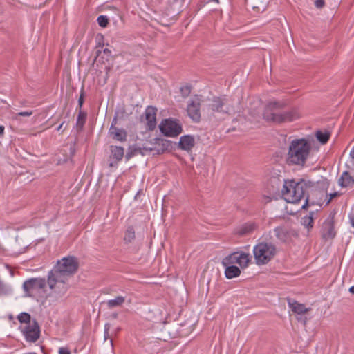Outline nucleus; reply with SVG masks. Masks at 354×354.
I'll list each match as a JSON object with an SVG mask.
<instances>
[{"label": "nucleus", "instance_id": "f257e3e1", "mask_svg": "<svg viewBox=\"0 0 354 354\" xmlns=\"http://www.w3.org/2000/svg\"><path fill=\"white\" fill-rule=\"evenodd\" d=\"M287 104L283 101H271L268 102L263 111V117L267 122L275 124L290 122L300 118L297 108L286 110Z\"/></svg>", "mask_w": 354, "mask_h": 354}, {"label": "nucleus", "instance_id": "f03ea898", "mask_svg": "<svg viewBox=\"0 0 354 354\" xmlns=\"http://www.w3.org/2000/svg\"><path fill=\"white\" fill-rule=\"evenodd\" d=\"M310 143L306 139H295L288 147L286 162L289 165L304 167L309 157Z\"/></svg>", "mask_w": 354, "mask_h": 354}, {"label": "nucleus", "instance_id": "7ed1b4c3", "mask_svg": "<svg viewBox=\"0 0 354 354\" xmlns=\"http://www.w3.org/2000/svg\"><path fill=\"white\" fill-rule=\"evenodd\" d=\"M308 189V183L304 180L298 182L290 180L285 181L281 192L283 198L288 203H297L305 199L302 208H306L308 203V197L306 196Z\"/></svg>", "mask_w": 354, "mask_h": 354}, {"label": "nucleus", "instance_id": "20e7f679", "mask_svg": "<svg viewBox=\"0 0 354 354\" xmlns=\"http://www.w3.org/2000/svg\"><path fill=\"white\" fill-rule=\"evenodd\" d=\"M276 247L271 243L261 242L253 248L255 263L259 266L267 264L275 256Z\"/></svg>", "mask_w": 354, "mask_h": 354}, {"label": "nucleus", "instance_id": "39448f33", "mask_svg": "<svg viewBox=\"0 0 354 354\" xmlns=\"http://www.w3.org/2000/svg\"><path fill=\"white\" fill-rule=\"evenodd\" d=\"M78 266L77 259L69 256L59 261L54 269L50 272L68 277L77 270Z\"/></svg>", "mask_w": 354, "mask_h": 354}, {"label": "nucleus", "instance_id": "423d86ee", "mask_svg": "<svg viewBox=\"0 0 354 354\" xmlns=\"http://www.w3.org/2000/svg\"><path fill=\"white\" fill-rule=\"evenodd\" d=\"M211 113L230 115L234 112L233 101L225 97H214L208 105Z\"/></svg>", "mask_w": 354, "mask_h": 354}, {"label": "nucleus", "instance_id": "0eeeda50", "mask_svg": "<svg viewBox=\"0 0 354 354\" xmlns=\"http://www.w3.org/2000/svg\"><path fill=\"white\" fill-rule=\"evenodd\" d=\"M46 281L43 278H31L24 282L23 288L26 296L33 297L45 292Z\"/></svg>", "mask_w": 354, "mask_h": 354}, {"label": "nucleus", "instance_id": "6e6552de", "mask_svg": "<svg viewBox=\"0 0 354 354\" xmlns=\"http://www.w3.org/2000/svg\"><path fill=\"white\" fill-rule=\"evenodd\" d=\"M68 277L49 272L47 283L51 290L59 295H64L68 290Z\"/></svg>", "mask_w": 354, "mask_h": 354}, {"label": "nucleus", "instance_id": "1a4fd4ad", "mask_svg": "<svg viewBox=\"0 0 354 354\" xmlns=\"http://www.w3.org/2000/svg\"><path fill=\"white\" fill-rule=\"evenodd\" d=\"M160 130L165 136L176 137L181 133L183 129L178 121L172 119H165L159 125Z\"/></svg>", "mask_w": 354, "mask_h": 354}, {"label": "nucleus", "instance_id": "9d476101", "mask_svg": "<svg viewBox=\"0 0 354 354\" xmlns=\"http://www.w3.org/2000/svg\"><path fill=\"white\" fill-rule=\"evenodd\" d=\"M250 261V254L245 252H234L223 259L224 266L231 264H239L241 268H246Z\"/></svg>", "mask_w": 354, "mask_h": 354}, {"label": "nucleus", "instance_id": "9b49d317", "mask_svg": "<svg viewBox=\"0 0 354 354\" xmlns=\"http://www.w3.org/2000/svg\"><path fill=\"white\" fill-rule=\"evenodd\" d=\"M22 332L26 339L30 342H35L40 335V328L35 319L32 320V324L26 325Z\"/></svg>", "mask_w": 354, "mask_h": 354}, {"label": "nucleus", "instance_id": "f8f14e48", "mask_svg": "<svg viewBox=\"0 0 354 354\" xmlns=\"http://www.w3.org/2000/svg\"><path fill=\"white\" fill-rule=\"evenodd\" d=\"M201 100L196 97L192 99L187 104V111L189 118L196 122L201 120Z\"/></svg>", "mask_w": 354, "mask_h": 354}, {"label": "nucleus", "instance_id": "ddd939ff", "mask_svg": "<svg viewBox=\"0 0 354 354\" xmlns=\"http://www.w3.org/2000/svg\"><path fill=\"white\" fill-rule=\"evenodd\" d=\"M156 113L157 109L151 106L145 109V118L149 130H153L156 127Z\"/></svg>", "mask_w": 354, "mask_h": 354}, {"label": "nucleus", "instance_id": "4468645a", "mask_svg": "<svg viewBox=\"0 0 354 354\" xmlns=\"http://www.w3.org/2000/svg\"><path fill=\"white\" fill-rule=\"evenodd\" d=\"M111 156L109 167H115L124 157V150L122 147L111 146Z\"/></svg>", "mask_w": 354, "mask_h": 354}, {"label": "nucleus", "instance_id": "2eb2a0df", "mask_svg": "<svg viewBox=\"0 0 354 354\" xmlns=\"http://www.w3.org/2000/svg\"><path fill=\"white\" fill-rule=\"evenodd\" d=\"M116 118H114L109 129V134L111 137L118 141L123 142L127 140V132L122 129L115 127Z\"/></svg>", "mask_w": 354, "mask_h": 354}, {"label": "nucleus", "instance_id": "dca6fc26", "mask_svg": "<svg viewBox=\"0 0 354 354\" xmlns=\"http://www.w3.org/2000/svg\"><path fill=\"white\" fill-rule=\"evenodd\" d=\"M195 145V139L194 136L190 135L183 136L180 138L178 142V148L189 151Z\"/></svg>", "mask_w": 354, "mask_h": 354}, {"label": "nucleus", "instance_id": "f3484780", "mask_svg": "<svg viewBox=\"0 0 354 354\" xmlns=\"http://www.w3.org/2000/svg\"><path fill=\"white\" fill-rule=\"evenodd\" d=\"M322 232L326 239H333L335 236L334 225L331 221H326L323 223Z\"/></svg>", "mask_w": 354, "mask_h": 354}, {"label": "nucleus", "instance_id": "a211bd4d", "mask_svg": "<svg viewBox=\"0 0 354 354\" xmlns=\"http://www.w3.org/2000/svg\"><path fill=\"white\" fill-rule=\"evenodd\" d=\"M288 306L292 311L299 315H303L307 313L309 309L306 308L304 304H299L296 301L291 299L288 300Z\"/></svg>", "mask_w": 354, "mask_h": 354}, {"label": "nucleus", "instance_id": "6ab92c4d", "mask_svg": "<svg viewBox=\"0 0 354 354\" xmlns=\"http://www.w3.org/2000/svg\"><path fill=\"white\" fill-rule=\"evenodd\" d=\"M338 183L342 187H351L354 184V179L348 172L344 171L339 178Z\"/></svg>", "mask_w": 354, "mask_h": 354}, {"label": "nucleus", "instance_id": "aec40b11", "mask_svg": "<svg viewBox=\"0 0 354 354\" xmlns=\"http://www.w3.org/2000/svg\"><path fill=\"white\" fill-rule=\"evenodd\" d=\"M225 267V274L226 278L232 279L234 277H239L241 274L240 269L235 266L227 265Z\"/></svg>", "mask_w": 354, "mask_h": 354}, {"label": "nucleus", "instance_id": "412c9836", "mask_svg": "<svg viewBox=\"0 0 354 354\" xmlns=\"http://www.w3.org/2000/svg\"><path fill=\"white\" fill-rule=\"evenodd\" d=\"M156 145L158 153H162L171 147V142L165 139H158Z\"/></svg>", "mask_w": 354, "mask_h": 354}, {"label": "nucleus", "instance_id": "4be33fe9", "mask_svg": "<svg viewBox=\"0 0 354 354\" xmlns=\"http://www.w3.org/2000/svg\"><path fill=\"white\" fill-rule=\"evenodd\" d=\"M125 301V297L123 296H118L113 299H110L107 301V306L109 308H113L117 306H121Z\"/></svg>", "mask_w": 354, "mask_h": 354}, {"label": "nucleus", "instance_id": "5701e85b", "mask_svg": "<svg viewBox=\"0 0 354 354\" xmlns=\"http://www.w3.org/2000/svg\"><path fill=\"white\" fill-rule=\"evenodd\" d=\"M274 234L280 241H286L288 239V234L283 227H277L274 230Z\"/></svg>", "mask_w": 354, "mask_h": 354}, {"label": "nucleus", "instance_id": "b1692460", "mask_svg": "<svg viewBox=\"0 0 354 354\" xmlns=\"http://www.w3.org/2000/svg\"><path fill=\"white\" fill-rule=\"evenodd\" d=\"M330 133L327 131H318L316 133V138L322 144H326L329 140Z\"/></svg>", "mask_w": 354, "mask_h": 354}, {"label": "nucleus", "instance_id": "393cba45", "mask_svg": "<svg viewBox=\"0 0 354 354\" xmlns=\"http://www.w3.org/2000/svg\"><path fill=\"white\" fill-rule=\"evenodd\" d=\"M257 228V225L253 223H246L239 230L241 235H245L251 233Z\"/></svg>", "mask_w": 354, "mask_h": 354}, {"label": "nucleus", "instance_id": "a878e982", "mask_svg": "<svg viewBox=\"0 0 354 354\" xmlns=\"http://www.w3.org/2000/svg\"><path fill=\"white\" fill-rule=\"evenodd\" d=\"M135 231L132 226H129L125 231L124 240L125 242L131 243L135 239Z\"/></svg>", "mask_w": 354, "mask_h": 354}, {"label": "nucleus", "instance_id": "bb28decb", "mask_svg": "<svg viewBox=\"0 0 354 354\" xmlns=\"http://www.w3.org/2000/svg\"><path fill=\"white\" fill-rule=\"evenodd\" d=\"M18 320L21 323H24L26 325L32 324L30 315L27 313H21L18 315Z\"/></svg>", "mask_w": 354, "mask_h": 354}, {"label": "nucleus", "instance_id": "cd10ccee", "mask_svg": "<svg viewBox=\"0 0 354 354\" xmlns=\"http://www.w3.org/2000/svg\"><path fill=\"white\" fill-rule=\"evenodd\" d=\"M313 213L310 212V215L303 218L302 223L307 228H311L313 225Z\"/></svg>", "mask_w": 354, "mask_h": 354}, {"label": "nucleus", "instance_id": "c85d7f7f", "mask_svg": "<svg viewBox=\"0 0 354 354\" xmlns=\"http://www.w3.org/2000/svg\"><path fill=\"white\" fill-rule=\"evenodd\" d=\"M97 23L100 26L105 28L109 24V19L106 16L100 15L97 19Z\"/></svg>", "mask_w": 354, "mask_h": 354}, {"label": "nucleus", "instance_id": "c756f323", "mask_svg": "<svg viewBox=\"0 0 354 354\" xmlns=\"http://www.w3.org/2000/svg\"><path fill=\"white\" fill-rule=\"evenodd\" d=\"M86 115L82 112H80L78 117H77V126L80 128H82L86 120Z\"/></svg>", "mask_w": 354, "mask_h": 354}, {"label": "nucleus", "instance_id": "7c9ffc66", "mask_svg": "<svg viewBox=\"0 0 354 354\" xmlns=\"http://www.w3.org/2000/svg\"><path fill=\"white\" fill-rule=\"evenodd\" d=\"M32 115V111H21V112H19L17 113L15 116L14 117V118L15 120H18L19 119V116H26V117H28V116H30Z\"/></svg>", "mask_w": 354, "mask_h": 354}, {"label": "nucleus", "instance_id": "2f4dec72", "mask_svg": "<svg viewBox=\"0 0 354 354\" xmlns=\"http://www.w3.org/2000/svg\"><path fill=\"white\" fill-rule=\"evenodd\" d=\"M137 149H134L133 150L130 149L126 154L127 160H129L138 151Z\"/></svg>", "mask_w": 354, "mask_h": 354}, {"label": "nucleus", "instance_id": "473e14b6", "mask_svg": "<svg viewBox=\"0 0 354 354\" xmlns=\"http://www.w3.org/2000/svg\"><path fill=\"white\" fill-rule=\"evenodd\" d=\"M59 354H71V351L66 347H61L59 348Z\"/></svg>", "mask_w": 354, "mask_h": 354}, {"label": "nucleus", "instance_id": "72a5a7b5", "mask_svg": "<svg viewBox=\"0 0 354 354\" xmlns=\"http://www.w3.org/2000/svg\"><path fill=\"white\" fill-rule=\"evenodd\" d=\"M325 2L324 0H315V5L317 8H322L324 7Z\"/></svg>", "mask_w": 354, "mask_h": 354}, {"label": "nucleus", "instance_id": "f704fd0d", "mask_svg": "<svg viewBox=\"0 0 354 354\" xmlns=\"http://www.w3.org/2000/svg\"><path fill=\"white\" fill-rule=\"evenodd\" d=\"M84 103V97H83V93H81L80 96V98L78 100V104L80 106V107L81 108L82 104Z\"/></svg>", "mask_w": 354, "mask_h": 354}, {"label": "nucleus", "instance_id": "c9c22d12", "mask_svg": "<svg viewBox=\"0 0 354 354\" xmlns=\"http://www.w3.org/2000/svg\"><path fill=\"white\" fill-rule=\"evenodd\" d=\"M64 124H65V122H62L60 124V125L57 128V129H56V130H57V131H63L66 129V127L63 129Z\"/></svg>", "mask_w": 354, "mask_h": 354}, {"label": "nucleus", "instance_id": "e433bc0d", "mask_svg": "<svg viewBox=\"0 0 354 354\" xmlns=\"http://www.w3.org/2000/svg\"><path fill=\"white\" fill-rule=\"evenodd\" d=\"M351 225L354 227V212L350 215Z\"/></svg>", "mask_w": 354, "mask_h": 354}, {"label": "nucleus", "instance_id": "4c0bfd02", "mask_svg": "<svg viewBox=\"0 0 354 354\" xmlns=\"http://www.w3.org/2000/svg\"><path fill=\"white\" fill-rule=\"evenodd\" d=\"M103 52H104V53L105 55H106L107 56H110V55H111V50H110L109 48H104V49L103 50Z\"/></svg>", "mask_w": 354, "mask_h": 354}, {"label": "nucleus", "instance_id": "58836bf2", "mask_svg": "<svg viewBox=\"0 0 354 354\" xmlns=\"http://www.w3.org/2000/svg\"><path fill=\"white\" fill-rule=\"evenodd\" d=\"M337 196V193L335 192V193H333V194H330V199L328 200V203L333 198H335V196Z\"/></svg>", "mask_w": 354, "mask_h": 354}, {"label": "nucleus", "instance_id": "ea45409f", "mask_svg": "<svg viewBox=\"0 0 354 354\" xmlns=\"http://www.w3.org/2000/svg\"><path fill=\"white\" fill-rule=\"evenodd\" d=\"M350 156H351L353 162H354V146H353V148L352 149V150L350 152Z\"/></svg>", "mask_w": 354, "mask_h": 354}, {"label": "nucleus", "instance_id": "a19ab883", "mask_svg": "<svg viewBox=\"0 0 354 354\" xmlns=\"http://www.w3.org/2000/svg\"><path fill=\"white\" fill-rule=\"evenodd\" d=\"M4 133V127L0 126V137L3 136Z\"/></svg>", "mask_w": 354, "mask_h": 354}, {"label": "nucleus", "instance_id": "79ce46f5", "mask_svg": "<svg viewBox=\"0 0 354 354\" xmlns=\"http://www.w3.org/2000/svg\"><path fill=\"white\" fill-rule=\"evenodd\" d=\"M349 292L354 294V285L349 288Z\"/></svg>", "mask_w": 354, "mask_h": 354}, {"label": "nucleus", "instance_id": "37998d69", "mask_svg": "<svg viewBox=\"0 0 354 354\" xmlns=\"http://www.w3.org/2000/svg\"><path fill=\"white\" fill-rule=\"evenodd\" d=\"M100 53H101V50L100 49H97L96 50V57H97L100 55Z\"/></svg>", "mask_w": 354, "mask_h": 354}, {"label": "nucleus", "instance_id": "c03bdc74", "mask_svg": "<svg viewBox=\"0 0 354 354\" xmlns=\"http://www.w3.org/2000/svg\"><path fill=\"white\" fill-rule=\"evenodd\" d=\"M109 328V326L107 324L105 325V333L106 334H108Z\"/></svg>", "mask_w": 354, "mask_h": 354}]
</instances>
